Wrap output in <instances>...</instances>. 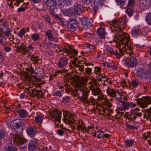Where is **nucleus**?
I'll use <instances>...</instances> for the list:
<instances>
[{
	"instance_id": "obj_7",
	"label": "nucleus",
	"mask_w": 151,
	"mask_h": 151,
	"mask_svg": "<svg viewBox=\"0 0 151 151\" xmlns=\"http://www.w3.org/2000/svg\"><path fill=\"white\" fill-rule=\"evenodd\" d=\"M126 66L128 68H132L135 66L137 63L136 58L134 57H132L128 58L125 62Z\"/></svg>"
},
{
	"instance_id": "obj_39",
	"label": "nucleus",
	"mask_w": 151,
	"mask_h": 151,
	"mask_svg": "<svg viewBox=\"0 0 151 151\" xmlns=\"http://www.w3.org/2000/svg\"><path fill=\"white\" fill-rule=\"evenodd\" d=\"M135 3L134 0H128L127 6L133 7V5Z\"/></svg>"
},
{
	"instance_id": "obj_18",
	"label": "nucleus",
	"mask_w": 151,
	"mask_h": 151,
	"mask_svg": "<svg viewBox=\"0 0 151 151\" xmlns=\"http://www.w3.org/2000/svg\"><path fill=\"white\" fill-rule=\"evenodd\" d=\"M136 74L138 77L140 78L145 77L146 75L144 70L141 68H139L137 69Z\"/></svg>"
},
{
	"instance_id": "obj_41",
	"label": "nucleus",
	"mask_w": 151,
	"mask_h": 151,
	"mask_svg": "<svg viewBox=\"0 0 151 151\" xmlns=\"http://www.w3.org/2000/svg\"><path fill=\"white\" fill-rule=\"evenodd\" d=\"M97 132L99 134H98L97 136V138L100 139L102 137H104V132L101 130L98 131Z\"/></svg>"
},
{
	"instance_id": "obj_51",
	"label": "nucleus",
	"mask_w": 151,
	"mask_h": 151,
	"mask_svg": "<svg viewBox=\"0 0 151 151\" xmlns=\"http://www.w3.org/2000/svg\"><path fill=\"white\" fill-rule=\"evenodd\" d=\"M25 32V30L24 29L21 30L19 32V36L22 37V36L24 34Z\"/></svg>"
},
{
	"instance_id": "obj_28",
	"label": "nucleus",
	"mask_w": 151,
	"mask_h": 151,
	"mask_svg": "<svg viewBox=\"0 0 151 151\" xmlns=\"http://www.w3.org/2000/svg\"><path fill=\"white\" fill-rule=\"evenodd\" d=\"M96 81V79L93 78L92 77H91V81L88 83L91 86L89 87L90 89H91V87H95L96 86H97Z\"/></svg>"
},
{
	"instance_id": "obj_9",
	"label": "nucleus",
	"mask_w": 151,
	"mask_h": 151,
	"mask_svg": "<svg viewBox=\"0 0 151 151\" xmlns=\"http://www.w3.org/2000/svg\"><path fill=\"white\" fill-rule=\"evenodd\" d=\"M38 140H31L28 144V148L31 151H35L38 148V144L37 142Z\"/></svg>"
},
{
	"instance_id": "obj_24",
	"label": "nucleus",
	"mask_w": 151,
	"mask_h": 151,
	"mask_svg": "<svg viewBox=\"0 0 151 151\" xmlns=\"http://www.w3.org/2000/svg\"><path fill=\"white\" fill-rule=\"evenodd\" d=\"M105 29L104 28L100 27L98 29L97 33L101 38H105Z\"/></svg>"
},
{
	"instance_id": "obj_11",
	"label": "nucleus",
	"mask_w": 151,
	"mask_h": 151,
	"mask_svg": "<svg viewBox=\"0 0 151 151\" xmlns=\"http://www.w3.org/2000/svg\"><path fill=\"white\" fill-rule=\"evenodd\" d=\"M83 9V6L81 5H78L75 7L73 9L74 15L76 16L80 15L81 13L82 12Z\"/></svg>"
},
{
	"instance_id": "obj_50",
	"label": "nucleus",
	"mask_w": 151,
	"mask_h": 151,
	"mask_svg": "<svg viewBox=\"0 0 151 151\" xmlns=\"http://www.w3.org/2000/svg\"><path fill=\"white\" fill-rule=\"evenodd\" d=\"M92 71V69L90 68H87L86 69V70L85 72H86L88 75H90V73Z\"/></svg>"
},
{
	"instance_id": "obj_40",
	"label": "nucleus",
	"mask_w": 151,
	"mask_h": 151,
	"mask_svg": "<svg viewBox=\"0 0 151 151\" xmlns=\"http://www.w3.org/2000/svg\"><path fill=\"white\" fill-rule=\"evenodd\" d=\"M40 36L38 34H33L32 37V38L35 41H36L39 39Z\"/></svg>"
},
{
	"instance_id": "obj_33",
	"label": "nucleus",
	"mask_w": 151,
	"mask_h": 151,
	"mask_svg": "<svg viewBox=\"0 0 151 151\" xmlns=\"http://www.w3.org/2000/svg\"><path fill=\"white\" fill-rule=\"evenodd\" d=\"M134 141L132 140H127L124 141L125 145L127 147H130L133 144Z\"/></svg>"
},
{
	"instance_id": "obj_54",
	"label": "nucleus",
	"mask_w": 151,
	"mask_h": 151,
	"mask_svg": "<svg viewBox=\"0 0 151 151\" xmlns=\"http://www.w3.org/2000/svg\"><path fill=\"white\" fill-rule=\"evenodd\" d=\"M55 95L58 96L60 97H61L62 95L60 91H58L55 92Z\"/></svg>"
},
{
	"instance_id": "obj_59",
	"label": "nucleus",
	"mask_w": 151,
	"mask_h": 151,
	"mask_svg": "<svg viewBox=\"0 0 151 151\" xmlns=\"http://www.w3.org/2000/svg\"><path fill=\"white\" fill-rule=\"evenodd\" d=\"M59 5L61 6L64 3V0H57Z\"/></svg>"
},
{
	"instance_id": "obj_14",
	"label": "nucleus",
	"mask_w": 151,
	"mask_h": 151,
	"mask_svg": "<svg viewBox=\"0 0 151 151\" xmlns=\"http://www.w3.org/2000/svg\"><path fill=\"white\" fill-rule=\"evenodd\" d=\"M62 51L68 53L72 54L74 55H77L78 53L77 51L74 49L73 47L72 46H69L68 49H67L66 48H63Z\"/></svg>"
},
{
	"instance_id": "obj_63",
	"label": "nucleus",
	"mask_w": 151,
	"mask_h": 151,
	"mask_svg": "<svg viewBox=\"0 0 151 151\" xmlns=\"http://www.w3.org/2000/svg\"><path fill=\"white\" fill-rule=\"evenodd\" d=\"M52 35L51 33V32L50 30H49L48 31H47L45 33V35L47 36V37Z\"/></svg>"
},
{
	"instance_id": "obj_31",
	"label": "nucleus",
	"mask_w": 151,
	"mask_h": 151,
	"mask_svg": "<svg viewBox=\"0 0 151 151\" xmlns=\"http://www.w3.org/2000/svg\"><path fill=\"white\" fill-rule=\"evenodd\" d=\"M69 77V78L70 80H71L75 82L78 83L80 81V79L77 76L75 75L73 77L71 76Z\"/></svg>"
},
{
	"instance_id": "obj_30",
	"label": "nucleus",
	"mask_w": 151,
	"mask_h": 151,
	"mask_svg": "<svg viewBox=\"0 0 151 151\" xmlns=\"http://www.w3.org/2000/svg\"><path fill=\"white\" fill-rule=\"evenodd\" d=\"M104 0H94V5L99 6H101L103 5Z\"/></svg>"
},
{
	"instance_id": "obj_35",
	"label": "nucleus",
	"mask_w": 151,
	"mask_h": 151,
	"mask_svg": "<svg viewBox=\"0 0 151 151\" xmlns=\"http://www.w3.org/2000/svg\"><path fill=\"white\" fill-rule=\"evenodd\" d=\"M63 115L64 116V118L63 119V120L64 121L65 120H67L70 124H73L74 123V121L72 120L73 119L72 115H70L69 116V117L70 119L71 120H69L67 118H65V114H63Z\"/></svg>"
},
{
	"instance_id": "obj_10",
	"label": "nucleus",
	"mask_w": 151,
	"mask_h": 151,
	"mask_svg": "<svg viewBox=\"0 0 151 151\" xmlns=\"http://www.w3.org/2000/svg\"><path fill=\"white\" fill-rule=\"evenodd\" d=\"M131 114L129 115L131 117L129 118L127 117V118L130 120L132 119V120L136 119L137 117H139L142 116V114L140 112H138L137 111V109H135L131 111Z\"/></svg>"
},
{
	"instance_id": "obj_48",
	"label": "nucleus",
	"mask_w": 151,
	"mask_h": 151,
	"mask_svg": "<svg viewBox=\"0 0 151 151\" xmlns=\"http://www.w3.org/2000/svg\"><path fill=\"white\" fill-rule=\"evenodd\" d=\"M107 51H108L110 54H114V52H113L112 48L110 47H107Z\"/></svg>"
},
{
	"instance_id": "obj_19",
	"label": "nucleus",
	"mask_w": 151,
	"mask_h": 151,
	"mask_svg": "<svg viewBox=\"0 0 151 151\" xmlns=\"http://www.w3.org/2000/svg\"><path fill=\"white\" fill-rule=\"evenodd\" d=\"M4 151H17V147L13 146L11 143H8L6 145Z\"/></svg>"
},
{
	"instance_id": "obj_56",
	"label": "nucleus",
	"mask_w": 151,
	"mask_h": 151,
	"mask_svg": "<svg viewBox=\"0 0 151 151\" xmlns=\"http://www.w3.org/2000/svg\"><path fill=\"white\" fill-rule=\"evenodd\" d=\"M57 132L58 134L60 135H63L64 133L63 131L60 129L58 130L57 131Z\"/></svg>"
},
{
	"instance_id": "obj_53",
	"label": "nucleus",
	"mask_w": 151,
	"mask_h": 151,
	"mask_svg": "<svg viewBox=\"0 0 151 151\" xmlns=\"http://www.w3.org/2000/svg\"><path fill=\"white\" fill-rule=\"evenodd\" d=\"M4 49L5 52H9L11 50V48L8 46H6L4 48Z\"/></svg>"
},
{
	"instance_id": "obj_37",
	"label": "nucleus",
	"mask_w": 151,
	"mask_h": 151,
	"mask_svg": "<svg viewBox=\"0 0 151 151\" xmlns=\"http://www.w3.org/2000/svg\"><path fill=\"white\" fill-rule=\"evenodd\" d=\"M3 34H4V32L0 31V44L3 43V42H6V38L2 35Z\"/></svg>"
},
{
	"instance_id": "obj_64",
	"label": "nucleus",
	"mask_w": 151,
	"mask_h": 151,
	"mask_svg": "<svg viewBox=\"0 0 151 151\" xmlns=\"http://www.w3.org/2000/svg\"><path fill=\"white\" fill-rule=\"evenodd\" d=\"M29 71L30 72V73L31 74H33L35 72V71L33 69V68L31 67L29 69Z\"/></svg>"
},
{
	"instance_id": "obj_55",
	"label": "nucleus",
	"mask_w": 151,
	"mask_h": 151,
	"mask_svg": "<svg viewBox=\"0 0 151 151\" xmlns=\"http://www.w3.org/2000/svg\"><path fill=\"white\" fill-rule=\"evenodd\" d=\"M88 47L91 49V51L95 49V47L92 45H87V46Z\"/></svg>"
},
{
	"instance_id": "obj_62",
	"label": "nucleus",
	"mask_w": 151,
	"mask_h": 151,
	"mask_svg": "<svg viewBox=\"0 0 151 151\" xmlns=\"http://www.w3.org/2000/svg\"><path fill=\"white\" fill-rule=\"evenodd\" d=\"M84 66L83 65H79V68L78 70L80 71L81 72H82L83 70Z\"/></svg>"
},
{
	"instance_id": "obj_13",
	"label": "nucleus",
	"mask_w": 151,
	"mask_h": 151,
	"mask_svg": "<svg viewBox=\"0 0 151 151\" xmlns=\"http://www.w3.org/2000/svg\"><path fill=\"white\" fill-rule=\"evenodd\" d=\"M92 20L89 18L84 17L82 20V23L83 25L87 27L90 28L92 26L91 23Z\"/></svg>"
},
{
	"instance_id": "obj_45",
	"label": "nucleus",
	"mask_w": 151,
	"mask_h": 151,
	"mask_svg": "<svg viewBox=\"0 0 151 151\" xmlns=\"http://www.w3.org/2000/svg\"><path fill=\"white\" fill-rule=\"evenodd\" d=\"M117 4L118 5H124V3H126L127 2L126 0L124 1L122 0H116Z\"/></svg>"
},
{
	"instance_id": "obj_29",
	"label": "nucleus",
	"mask_w": 151,
	"mask_h": 151,
	"mask_svg": "<svg viewBox=\"0 0 151 151\" xmlns=\"http://www.w3.org/2000/svg\"><path fill=\"white\" fill-rule=\"evenodd\" d=\"M133 7H127V9L126 10V12L128 14L129 17H130L132 15V14L134 11Z\"/></svg>"
},
{
	"instance_id": "obj_8",
	"label": "nucleus",
	"mask_w": 151,
	"mask_h": 151,
	"mask_svg": "<svg viewBox=\"0 0 151 151\" xmlns=\"http://www.w3.org/2000/svg\"><path fill=\"white\" fill-rule=\"evenodd\" d=\"M0 23L3 27L2 29L0 28L1 29L0 31L1 32H4V35L6 36L10 35L11 32L10 29L9 27L6 26V22L0 19Z\"/></svg>"
},
{
	"instance_id": "obj_20",
	"label": "nucleus",
	"mask_w": 151,
	"mask_h": 151,
	"mask_svg": "<svg viewBox=\"0 0 151 151\" xmlns=\"http://www.w3.org/2000/svg\"><path fill=\"white\" fill-rule=\"evenodd\" d=\"M15 123V126L17 128H19L21 127L24 124L25 122L22 119H17L14 121Z\"/></svg>"
},
{
	"instance_id": "obj_57",
	"label": "nucleus",
	"mask_w": 151,
	"mask_h": 151,
	"mask_svg": "<svg viewBox=\"0 0 151 151\" xmlns=\"http://www.w3.org/2000/svg\"><path fill=\"white\" fill-rule=\"evenodd\" d=\"M31 57L33 58L32 60L33 61H37L38 60V57L37 56H35L34 55H33L31 56Z\"/></svg>"
},
{
	"instance_id": "obj_17",
	"label": "nucleus",
	"mask_w": 151,
	"mask_h": 151,
	"mask_svg": "<svg viewBox=\"0 0 151 151\" xmlns=\"http://www.w3.org/2000/svg\"><path fill=\"white\" fill-rule=\"evenodd\" d=\"M32 94H33V97H34L35 95L38 98L42 97L43 94L41 91L36 90L35 89L31 90Z\"/></svg>"
},
{
	"instance_id": "obj_42",
	"label": "nucleus",
	"mask_w": 151,
	"mask_h": 151,
	"mask_svg": "<svg viewBox=\"0 0 151 151\" xmlns=\"http://www.w3.org/2000/svg\"><path fill=\"white\" fill-rule=\"evenodd\" d=\"M139 82L136 80L133 81L132 83V85L133 87H136L139 84Z\"/></svg>"
},
{
	"instance_id": "obj_44",
	"label": "nucleus",
	"mask_w": 151,
	"mask_h": 151,
	"mask_svg": "<svg viewBox=\"0 0 151 151\" xmlns=\"http://www.w3.org/2000/svg\"><path fill=\"white\" fill-rule=\"evenodd\" d=\"M148 69L149 70V78L151 80V62H150L147 65Z\"/></svg>"
},
{
	"instance_id": "obj_15",
	"label": "nucleus",
	"mask_w": 151,
	"mask_h": 151,
	"mask_svg": "<svg viewBox=\"0 0 151 151\" xmlns=\"http://www.w3.org/2000/svg\"><path fill=\"white\" fill-rule=\"evenodd\" d=\"M106 92L107 94L111 96V97H115L116 98H117L116 96V94L117 93L118 94H119V92H116L114 89L111 88L109 87L107 88L106 90Z\"/></svg>"
},
{
	"instance_id": "obj_21",
	"label": "nucleus",
	"mask_w": 151,
	"mask_h": 151,
	"mask_svg": "<svg viewBox=\"0 0 151 151\" xmlns=\"http://www.w3.org/2000/svg\"><path fill=\"white\" fill-rule=\"evenodd\" d=\"M84 93L81 86H79L73 91V93L76 96H79L80 95Z\"/></svg>"
},
{
	"instance_id": "obj_12",
	"label": "nucleus",
	"mask_w": 151,
	"mask_h": 151,
	"mask_svg": "<svg viewBox=\"0 0 151 151\" xmlns=\"http://www.w3.org/2000/svg\"><path fill=\"white\" fill-rule=\"evenodd\" d=\"M68 60L65 57H61L60 58L58 66L59 68H62L65 66L68 63Z\"/></svg>"
},
{
	"instance_id": "obj_61",
	"label": "nucleus",
	"mask_w": 151,
	"mask_h": 151,
	"mask_svg": "<svg viewBox=\"0 0 151 151\" xmlns=\"http://www.w3.org/2000/svg\"><path fill=\"white\" fill-rule=\"evenodd\" d=\"M25 9L24 7H21L18 9V11L19 12H24L25 11Z\"/></svg>"
},
{
	"instance_id": "obj_6",
	"label": "nucleus",
	"mask_w": 151,
	"mask_h": 151,
	"mask_svg": "<svg viewBox=\"0 0 151 151\" xmlns=\"http://www.w3.org/2000/svg\"><path fill=\"white\" fill-rule=\"evenodd\" d=\"M50 115L59 123L61 122V111L57 110H53L50 112Z\"/></svg>"
},
{
	"instance_id": "obj_36",
	"label": "nucleus",
	"mask_w": 151,
	"mask_h": 151,
	"mask_svg": "<svg viewBox=\"0 0 151 151\" xmlns=\"http://www.w3.org/2000/svg\"><path fill=\"white\" fill-rule=\"evenodd\" d=\"M119 101L121 102L122 105V107L124 109H126L128 108L129 106H130V104L129 103L123 101H121L120 100Z\"/></svg>"
},
{
	"instance_id": "obj_4",
	"label": "nucleus",
	"mask_w": 151,
	"mask_h": 151,
	"mask_svg": "<svg viewBox=\"0 0 151 151\" xmlns=\"http://www.w3.org/2000/svg\"><path fill=\"white\" fill-rule=\"evenodd\" d=\"M78 24V21L75 19L71 18L69 19L67 24L68 30L71 32H74L77 27Z\"/></svg>"
},
{
	"instance_id": "obj_23",
	"label": "nucleus",
	"mask_w": 151,
	"mask_h": 151,
	"mask_svg": "<svg viewBox=\"0 0 151 151\" xmlns=\"http://www.w3.org/2000/svg\"><path fill=\"white\" fill-rule=\"evenodd\" d=\"M17 111L21 117L25 118L28 116L27 112L24 109H17Z\"/></svg>"
},
{
	"instance_id": "obj_43",
	"label": "nucleus",
	"mask_w": 151,
	"mask_h": 151,
	"mask_svg": "<svg viewBox=\"0 0 151 151\" xmlns=\"http://www.w3.org/2000/svg\"><path fill=\"white\" fill-rule=\"evenodd\" d=\"M15 47H16L17 49H18L19 50H22L26 49V47L25 45H24V43H23V44L22 45H21L20 46H16V45H15Z\"/></svg>"
},
{
	"instance_id": "obj_49",
	"label": "nucleus",
	"mask_w": 151,
	"mask_h": 151,
	"mask_svg": "<svg viewBox=\"0 0 151 151\" xmlns=\"http://www.w3.org/2000/svg\"><path fill=\"white\" fill-rule=\"evenodd\" d=\"M43 118L42 117L40 116H38L36 117L35 118V121L37 122H40L42 120Z\"/></svg>"
},
{
	"instance_id": "obj_1",
	"label": "nucleus",
	"mask_w": 151,
	"mask_h": 151,
	"mask_svg": "<svg viewBox=\"0 0 151 151\" xmlns=\"http://www.w3.org/2000/svg\"><path fill=\"white\" fill-rule=\"evenodd\" d=\"M114 28L111 29L113 32L115 33L116 37H118V39L121 40V44L124 45H128L130 41V37L129 35L126 33L123 32L119 26L116 24L114 25Z\"/></svg>"
},
{
	"instance_id": "obj_27",
	"label": "nucleus",
	"mask_w": 151,
	"mask_h": 151,
	"mask_svg": "<svg viewBox=\"0 0 151 151\" xmlns=\"http://www.w3.org/2000/svg\"><path fill=\"white\" fill-rule=\"evenodd\" d=\"M63 14L65 16L69 17L71 16L73 13V10L69 8L67 9L64 10L63 11Z\"/></svg>"
},
{
	"instance_id": "obj_58",
	"label": "nucleus",
	"mask_w": 151,
	"mask_h": 151,
	"mask_svg": "<svg viewBox=\"0 0 151 151\" xmlns=\"http://www.w3.org/2000/svg\"><path fill=\"white\" fill-rule=\"evenodd\" d=\"M44 19L46 21L50 23V19L48 15H46L44 17Z\"/></svg>"
},
{
	"instance_id": "obj_3",
	"label": "nucleus",
	"mask_w": 151,
	"mask_h": 151,
	"mask_svg": "<svg viewBox=\"0 0 151 151\" xmlns=\"http://www.w3.org/2000/svg\"><path fill=\"white\" fill-rule=\"evenodd\" d=\"M138 104L142 107L145 108L148 104L151 103V98L149 97H143L137 100Z\"/></svg>"
},
{
	"instance_id": "obj_26",
	"label": "nucleus",
	"mask_w": 151,
	"mask_h": 151,
	"mask_svg": "<svg viewBox=\"0 0 151 151\" xmlns=\"http://www.w3.org/2000/svg\"><path fill=\"white\" fill-rule=\"evenodd\" d=\"M91 90L92 91V94L94 96L99 95L100 94L101 90L97 86L95 87H91Z\"/></svg>"
},
{
	"instance_id": "obj_46",
	"label": "nucleus",
	"mask_w": 151,
	"mask_h": 151,
	"mask_svg": "<svg viewBox=\"0 0 151 151\" xmlns=\"http://www.w3.org/2000/svg\"><path fill=\"white\" fill-rule=\"evenodd\" d=\"M121 21L122 23L126 24L128 22V19L126 16L124 17L121 18Z\"/></svg>"
},
{
	"instance_id": "obj_52",
	"label": "nucleus",
	"mask_w": 151,
	"mask_h": 151,
	"mask_svg": "<svg viewBox=\"0 0 151 151\" xmlns=\"http://www.w3.org/2000/svg\"><path fill=\"white\" fill-rule=\"evenodd\" d=\"M126 126L127 128H129L130 129H134L135 128V127H134L132 125H129L128 124H126Z\"/></svg>"
},
{
	"instance_id": "obj_16",
	"label": "nucleus",
	"mask_w": 151,
	"mask_h": 151,
	"mask_svg": "<svg viewBox=\"0 0 151 151\" xmlns=\"http://www.w3.org/2000/svg\"><path fill=\"white\" fill-rule=\"evenodd\" d=\"M26 130L28 134L31 137L35 135L37 133L36 130L30 126L27 128Z\"/></svg>"
},
{
	"instance_id": "obj_22",
	"label": "nucleus",
	"mask_w": 151,
	"mask_h": 151,
	"mask_svg": "<svg viewBox=\"0 0 151 151\" xmlns=\"http://www.w3.org/2000/svg\"><path fill=\"white\" fill-rule=\"evenodd\" d=\"M45 3L51 9H53L56 7V2L55 0H48Z\"/></svg>"
},
{
	"instance_id": "obj_38",
	"label": "nucleus",
	"mask_w": 151,
	"mask_h": 151,
	"mask_svg": "<svg viewBox=\"0 0 151 151\" xmlns=\"http://www.w3.org/2000/svg\"><path fill=\"white\" fill-rule=\"evenodd\" d=\"M145 114L144 115V117H146L147 114L148 116L150 117V120L151 122V111L149 109H147L145 111Z\"/></svg>"
},
{
	"instance_id": "obj_32",
	"label": "nucleus",
	"mask_w": 151,
	"mask_h": 151,
	"mask_svg": "<svg viewBox=\"0 0 151 151\" xmlns=\"http://www.w3.org/2000/svg\"><path fill=\"white\" fill-rule=\"evenodd\" d=\"M140 30L139 29H133L132 31V35L134 37H137L140 33Z\"/></svg>"
},
{
	"instance_id": "obj_34",
	"label": "nucleus",
	"mask_w": 151,
	"mask_h": 151,
	"mask_svg": "<svg viewBox=\"0 0 151 151\" xmlns=\"http://www.w3.org/2000/svg\"><path fill=\"white\" fill-rule=\"evenodd\" d=\"M146 21L147 23L151 25V13L147 14L146 17Z\"/></svg>"
},
{
	"instance_id": "obj_60",
	"label": "nucleus",
	"mask_w": 151,
	"mask_h": 151,
	"mask_svg": "<svg viewBox=\"0 0 151 151\" xmlns=\"http://www.w3.org/2000/svg\"><path fill=\"white\" fill-rule=\"evenodd\" d=\"M85 4H88L90 3L93 0H82Z\"/></svg>"
},
{
	"instance_id": "obj_25",
	"label": "nucleus",
	"mask_w": 151,
	"mask_h": 151,
	"mask_svg": "<svg viewBox=\"0 0 151 151\" xmlns=\"http://www.w3.org/2000/svg\"><path fill=\"white\" fill-rule=\"evenodd\" d=\"M88 93L86 91H85L84 93L83 94L81 99L84 103L88 104L89 101H88Z\"/></svg>"
},
{
	"instance_id": "obj_5",
	"label": "nucleus",
	"mask_w": 151,
	"mask_h": 151,
	"mask_svg": "<svg viewBox=\"0 0 151 151\" xmlns=\"http://www.w3.org/2000/svg\"><path fill=\"white\" fill-rule=\"evenodd\" d=\"M140 4L139 5V9L141 12H144L147 8L149 9L151 5V1L143 0H137Z\"/></svg>"
},
{
	"instance_id": "obj_2",
	"label": "nucleus",
	"mask_w": 151,
	"mask_h": 151,
	"mask_svg": "<svg viewBox=\"0 0 151 151\" xmlns=\"http://www.w3.org/2000/svg\"><path fill=\"white\" fill-rule=\"evenodd\" d=\"M13 139L14 143L19 145L20 149H24L27 146L25 140L19 135L14 134L13 135Z\"/></svg>"
},
{
	"instance_id": "obj_47",
	"label": "nucleus",
	"mask_w": 151,
	"mask_h": 151,
	"mask_svg": "<svg viewBox=\"0 0 151 151\" xmlns=\"http://www.w3.org/2000/svg\"><path fill=\"white\" fill-rule=\"evenodd\" d=\"M69 97L68 96H65L63 97L62 101L63 102H68L69 101Z\"/></svg>"
}]
</instances>
